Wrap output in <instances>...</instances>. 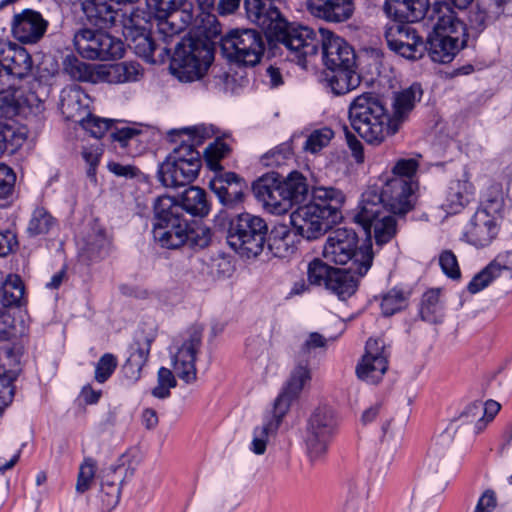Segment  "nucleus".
I'll return each instance as SVG.
<instances>
[{
  "label": "nucleus",
  "instance_id": "f257e3e1",
  "mask_svg": "<svg viewBox=\"0 0 512 512\" xmlns=\"http://www.w3.org/2000/svg\"><path fill=\"white\" fill-rule=\"evenodd\" d=\"M122 17L123 35L130 49L148 63L164 62L171 58V73L181 82L201 79L214 60L213 43L207 39L183 38L176 43L172 54L169 45L178 34L165 39L158 32L164 44L160 48L151 33V29L156 26L153 17L148 20L143 10L134 8L122 13Z\"/></svg>",
  "mask_w": 512,
  "mask_h": 512
},
{
  "label": "nucleus",
  "instance_id": "f03ea898",
  "mask_svg": "<svg viewBox=\"0 0 512 512\" xmlns=\"http://www.w3.org/2000/svg\"><path fill=\"white\" fill-rule=\"evenodd\" d=\"M152 237L163 249L187 247L201 250L210 245L212 231L208 226L188 219L174 197L162 195L153 205Z\"/></svg>",
  "mask_w": 512,
  "mask_h": 512
},
{
  "label": "nucleus",
  "instance_id": "7ed1b4c3",
  "mask_svg": "<svg viewBox=\"0 0 512 512\" xmlns=\"http://www.w3.org/2000/svg\"><path fill=\"white\" fill-rule=\"evenodd\" d=\"M345 201L343 192L334 187H314L312 200L299 206L290 215V222L298 237L314 240L322 236L341 218Z\"/></svg>",
  "mask_w": 512,
  "mask_h": 512
},
{
  "label": "nucleus",
  "instance_id": "20e7f679",
  "mask_svg": "<svg viewBox=\"0 0 512 512\" xmlns=\"http://www.w3.org/2000/svg\"><path fill=\"white\" fill-rule=\"evenodd\" d=\"M348 115L353 130L369 145L378 146L398 131L383 101L372 93L355 97Z\"/></svg>",
  "mask_w": 512,
  "mask_h": 512
},
{
  "label": "nucleus",
  "instance_id": "39448f33",
  "mask_svg": "<svg viewBox=\"0 0 512 512\" xmlns=\"http://www.w3.org/2000/svg\"><path fill=\"white\" fill-rule=\"evenodd\" d=\"M261 29L267 33L268 39L282 44L292 60L304 66L308 58L317 55L322 31L326 28L315 30L300 23H291L280 14L277 19L272 20L271 25Z\"/></svg>",
  "mask_w": 512,
  "mask_h": 512
},
{
  "label": "nucleus",
  "instance_id": "423d86ee",
  "mask_svg": "<svg viewBox=\"0 0 512 512\" xmlns=\"http://www.w3.org/2000/svg\"><path fill=\"white\" fill-rule=\"evenodd\" d=\"M357 243L358 237L354 230L335 229L324 245L323 255L335 264L345 265L350 262L351 270L359 276H364L372 266V244L370 239L359 247Z\"/></svg>",
  "mask_w": 512,
  "mask_h": 512
},
{
  "label": "nucleus",
  "instance_id": "0eeeda50",
  "mask_svg": "<svg viewBox=\"0 0 512 512\" xmlns=\"http://www.w3.org/2000/svg\"><path fill=\"white\" fill-rule=\"evenodd\" d=\"M416 190L401 178L387 179L382 186H369L361 196L362 213L367 217L383 209L392 214L404 215L414 206Z\"/></svg>",
  "mask_w": 512,
  "mask_h": 512
},
{
  "label": "nucleus",
  "instance_id": "6e6552de",
  "mask_svg": "<svg viewBox=\"0 0 512 512\" xmlns=\"http://www.w3.org/2000/svg\"><path fill=\"white\" fill-rule=\"evenodd\" d=\"M267 234L268 226L263 218L241 213L231 219L226 238L228 245L237 254L249 259L261 254Z\"/></svg>",
  "mask_w": 512,
  "mask_h": 512
},
{
  "label": "nucleus",
  "instance_id": "1a4fd4ad",
  "mask_svg": "<svg viewBox=\"0 0 512 512\" xmlns=\"http://www.w3.org/2000/svg\"><path fill=\"white\" fill-rule=\"evenodd\" d=\"M266 38L255 29L231 30L221 38V51L230 63L254 67L264 55Z\"/></svg>",
  "mask_w": 512,
  "mask_h": 512
},
{
  "label": "nucleus",
  "instance_id": "9d476101",
  "mask_svg": "<svg viewBox=\"0 0 512 512\" xmlns=\"http://www.w3.org/2000/svg\"><path fill=\"white\" fill-rule=\"evenodd\" d=\"M339 424L337 413L329 406H319L310 414L305 426L304 443L311 461H317L327 453L338 433Z\"/></svg>",
  "mask_w": 512,
  "mask_h": 512
},
{
  "label": "nucleus",
  "instance_id": "9b49d317",
  "mask_svg": "<svg viewBox=\"0 0 512 512\" xmlns=\"http://www.w3.org/2000/svg\"><path fill=\"white\" fill-rule=\"evenodd\" d=\"M146 4L165 39L180 34L195 17L193 3L189 0H146Z\"/></svg>",
  "mask_w": 512,
  "mask_h": 512
},
{
  "label": "nucleus",
  "instance_id": "f8f14e48",
  "mask_svg": "<svg viewBox=\"0 0 512 512\" xmlns=\"http://www.w3.org/2000/svg\"><path fill=\"white\" fill-rule=\"evenodd\" d=\"M75 50L86 59L114 60L124 53L123 42L103 31L88 28L78 30L73 37Z\"/></svg>",
  "mask_w": 512,
  "mask_h": 512
},
{
  "label": "nucleus",
  "instance_id": "ddd939ff",
  "mask_svg": "<svg viewBox=\"0 0 512 512\" xmlns=\"http://www.w3.org/2000/svg\"><path fill=\"white\" fill-rule=\"evenodd\" d=\"M202 338L203 327L193 325L183 333L181 343L175 345L176 351L172 355L173 370L187 384L193 383L197 378L195 362L202 347Z\"/></svg>",
  "mask_w": 512,
  "mask_h": 512
},
{
  "label": "nucleus",
  "instance_id": "4468645a",
  "mask_svg": "<svg viewBox=\"0 0 512 512\" xmlns=\"http://www.w3.org/2000/svg\"><path fill=\"white\" fill-rule=\"evenodd\" d=\"M384 37L391 51L408 60H418L425 53L423 38L407 22L386 25Z\"/></svg>",
  "mask_w": 512,
  "mask_h": 512
},
{
  "label": "nucleus",
  "instance_id": "2eb2a0df",
  "mask_svg": "<svg viewBox=\"0 0 512 512\" xmlns=\"http://www.w3.org/2000/svg\"><path fill=\"white\" fill-rule=\"evenodd\" d=\"M201 165L202 160H198L196 154L189 160L181 159L179 156H167L159 166L158 179L165 187L185 186L196 179Z\"/></svg>",
  "mask_w": 512,
  "mask_h": 512
},
{
  "label": "nucleus",
  "instance_id": "dca6fc26",
  "mask_svg": "<svg viewBox=\"0 0 512 512\" xmlns=\"http://www.w3.org/2000/svg\"><path fill=\"white\" fill-rule=\"evenodd\" d=\"M512 279V249L501 251L467 285L470 294H477L500 280Z\"/></svg>",
  "mask_w": 512,
  "mask_h": 512
},
{
  "label": "nucleus",
  "instance_id": "f3484780",
  "mask_svg": "<svg viewBox=\"0 0 512 512\" xmlns=\"http://www.w3.org/2000/svg\"><path fill=\"white\" fill-rule=\"evenodd\" d=\"M252 189L269 212L282 215L289 211V201L286 200L279 174L263 175L253 183Z\"/></svg>",
  "mask_w": 512,
  "mask_h": 512
},
{
  "label": "nucleus",
  "instance_id": "a211bd4d",
  "mask_svg": "<svg viewBox=\"0 0 512 512\" xmlns=\"http://www.w3.org/2000/svg\"><path fill=\"white\" fill-rule=\"evenodd\" d=\"M425 17L427 24L432 28L430 33L468 40L466 24L452 10L449 3H435L428 9Z\"/></svg>",
  "mask_w": 512,
  "mask_h": 512
},
{
  "label": "nucleus",
  "instance_id": "6ab92c4d",
  "mask_svg": "<svg viewBox=\"0 0 512 512\" xmlns=\"http://www.w3.org/2000/svg\"><path fill=\"white\" fill-rule=\"evenodd\" d=\"M212 135V129L204 125L173 129L168 132L167 137L170 142L178 145L168 156H179L181 159L189 160L192 155L196 154L197 159L201 160L196 147L202 145Z\"/></svg>",
  "mask_w": 512,
  "mask_h": 512
},
{
  "label": "nucleus",
  "instance_id": "aec40b11",
  "mask_svg": "<svg viewBox=\"0 0 512 512\" xmlns=\"http://www.w3.org/2000/svg\"><path fill=\"white\" fill-rule=\"evenodd\" d=\"M365 355L356 367L357 376L368 383H377L388 368V353L382 339H368Z\"/></svg>",
  "mask_w": 512,
  "mask_h": 512
},
{
  "label": "nucleus",
  "instance_id": "412c9836",
  "mask_svg": "<svg viewBox=\"0 0 512 512\" xmlns=\"http://www.w3.org/2000/svg\"><path fill=\"white\" fill-rule=\"evenodd\" d=\"M362 212V200H360L354 220L362 226L369 238L373 235L377 245L382 246L395 236L397 223L394 216L389 212L381 209L375 214L367 215V217Z\"/></svg>",
  "mask_w": 512,
  "mask_h": 512
},
{
  "label": "nucleus",
  "instance_id": "4be33fe9",
  "mask_svg": "<svg viewBox=\"0 0 512 512\" xmlns=\"http://www.w3.org/2000/svg\"><path fill=\"white\" fill-rule=\"evenodd\" d=\"M501 223L483 212H475L465 225L462 240L475 248L488 247L498 236Z\"/></svg>",
  "mask_w": 512,
  "mask_h": 512
},
{
  "label": "nucleus",
  "instance_id": "5701e85b",
  "mask_svg": "<svg viewBox=\"0 0 512 512\" xmlns=\"http://www.w3.org/2000/svg\"><path fill=\"white\" fill-rule=\"evenodd\" d=\"M320 49L327 68H335L341 65L347 67L354 65L356 62V55L352 46L327 28L322 31Z\"/></svg>",
  "mask_w": 512,
  "mask_h": 512
},
{
  "label": "nucleus",
  "instance_id": "b1692460",
  "mask_svg": "<svg viewBox=\"0 0 512 512\" xmlns=\"http://www.w3.org/2000/svg\"><path fill=\"white\" fill-rule=\"evenodd\" d=\"M305 4L314 18L332 24L349 21L356 9L354 0H306Z\"/></svg>",
  "mask_w": 512,
  "mask_h": 512
},
{
  "label": "nucleus",
  "instance_id": "393cba45",
  "mask_svg": "<svg viewBox=\"0 0 512 512\" xmlns=\"http://www.w3.org/2000/svg\"><path fill=\"white\" fill-rule=\"evenodd\" d=\"M48 21L41 13L33 9H24L13 17L11 31L21 43L32 44L39 41L45 34Z\"/></svg>",
  "mask_w": 512,
  "mask_h": 512
},
{
  "label": "nucleus",
  "instance_id": "a878e982",
  "mask_svg": "<svg viewBox=\"0 0 512 512\" xmlns=\"http://www.w3.org/2000/svg\"><path fill=\"white\" fill-rule=\"evenodd\" d=\"M0 411L7 407L13 400L15 387L13 382L16 380L19 369V353L14 347H0Z\"/></svg>",
  "mask_w": 512,
  "mask_h": 512
},
{
  "label": "nucleus",
  "instance_id": "bb28decb",
  "mask_svg": "<svg viewBox=\"0 0 512 512\" xmlns=\"http://www.w3.org/2000/svg\"><path fill=\"white\" fill-rule=\"evenodd\" d=\"M245 182L234 172H220L210 181V188L219 202L228 208L241 203L244 197Z\"/></svg>",
  "mask_w": 512,
  "mask_h": 512
},
{
  "label": "nucleus",
  "instance_id": "cd10ccee",
  "mask_svg": "<svg viewBox=\"0 0 512 512\" xmlns=\"http://www.w3.org/2000/svg\"><path fill=\"white\" fill-rule=\"evenodd\" d=\"M425 52L435 63L447 64L467 45V39L429 33Z\"/></svg>",
  "mask_w": 512,
  "mask_h": 512
},
{
  "label": "nucleus",
  "instance_id": "c85d7f7f",
  "mask_svg": "<svg viewBox=\"0 0 512 512\" xmlns=\"http://www.w3.org/2000/svg\"><path fill=\"white\" fill-rule=\"evenodd\" d=\"M311 379L308 363H299L292 371L286 386L274 401L273 408L280 414L285 415L294 399H296L303 387Z\"/></svg>",
  "mask_w": 512,
  "mask_h": 512
},
{
  "label": "nucleus",
  "instance_id": "c756f323",
  "mask_svg": "<svg viewBox=\"0 0 512 512\" xmlns=\"http://www.w3.org/2000/svg\"><path fill=\"white\" fill-rule=\"evenodd\" d=\"M429 9L428 0H385V14L398 22L413 23L425 18Z\"/></svg>",
  "mask_w": 512,
  "mask_h": 512
},
{
  "label": "nucleus",
  "instance_id": "7c9ffc66",
  "mask_svg": "<svg viewBox=\"0 0 512 512\" xmlns=\"http://www.w3.org/2000/svg\"><path fill=\"white\" fill-rule=\"evenodd\" d=\"M90 102V97L77 85L65 88L61 92L60 108L68 120L80 123L90 113Z\"/></svg>",
  "mask_w": 512,
  "mask_h": 512
},
{
  "label": "nucleus",
  "instance_id": "2f4dec72",
  "mask_svg": "<svg viewBox=\"0 0 512 512\" xmlns=\"http://www.w3.org/2000/svg\"><path fill=\"white\" fill-rule=\"evenodd\" d=\"M0 58L6 75L22 79L32 70V58L26 49L15 45H1Z\"/></svg>",
  "mask_w": 512,
  "mask_h": 512
},
{
  "label": "nucleus",
  "instance_id": "473e14b6",
  "mask_svg": "<svg viewBox=\"0 0 512 512\" xmlns=\"http://www.w3.org/2000/svg\"><path fill=\"white\" fill-rule=\"evenodd\" d=\"M118 6L114 0H85L82 10L91 25L104 29L115 23L120 12Z\"/></svg>",
  "mask_w": 512,
  "mask_h": 512
},
{
  "label": "nucleus",
  "instance_id": "72a5a7b5",
  "mask_svg": "<svg viewBox=\"0 0 512 512\" xmlns=\"http://www.w3.org/2000/svg\"><path fill=\"white\" fill-rule=\"evenodd\" d=\"M153 337L141 334L137 336L129 347V356L123 365L126 378L136 381L141 376L142 368L147 363Z\"/></svg>",
  "mask_w": 512,
  "mask_h": 512
},
{
  "label": "nucleus",
  "instance_id": "f704fd0d",
  "mask_svg": "<svg viewBox=\"0 0 512 512\" xmlns=\"http://www.w3.org/2000/svg\"><path fill=\"white\" fill-rule=\"evenodd\" d=\"M298 241L296 232L283 224L275 226L266 237L268 250L277 258H288L293 255L297 250Z\"/></svg>",
  "mask_w": 512,
  "mask_h": 512
},
{
  "label": "nucleus",
  "instance_id": "c9c22d12",
  "mask_svg": "<svg viewBox=\"0 0 512 512\" xmlns=\"http://www.w3.org/2000/svg\"><path fill=\"white\" fill-rule=\"evenodd\" d=\"M123 469L122 463H116L102 471L101 489L103 493L102 501L107 510L114 509L121 497V486L124 478H121Z\"/></svg>",
  "mask_w": 512,
  "mask_h": 512
},
{
  "label": "nucleus",
  "instance_id": "e433bc0d",
  "mask_svg": "<svg viewBox=\"0 0 512 512\" xmlns=\"http://www.w3.org/2000/svg\"><path fill=\"white\" fill-rule=\"evenodd\" d=\"M330 72L326 75L329 87L335 95H343L357 88L361 82L356 72V63L350 66L341 65L335 68H327Z\"/></svg>",
  "mask_w": 512,
  "mask_h": 512
},
{
  "label": "nucleus",
  "instance_id": "4c0bfd02",
  "mask_svg": "<svg viewBox=\"0 0 512 512\" xmlns=\"http://www.w3.org/2000/svg\"><path fill=\"white\" fill-rule=\"evenodd\" d=\"M475 188L465 173L463 179L452 180L446 194V207L452 213H458L474 198Z\"/></svg>",
  "mask_w": 512,
  "mask_h": 512
},
{
  "label": "nucleus",
  "instance_id": "58836bf2",
  "mask_svg": "<svg viewBox=\"0 0 512 512\" xmlns=\"http://www.w3.org/2000/svg\"><path fill=\"white\" fill-rule=\"evenodd\" d=\"M360 277L355 271L351 270V266L347 270L334 268L330 277H328L325 288L337 295L340 300H345L357 290Z\"/></svg>",
  "mask_w": 512,
  "mask_h": 512
},
{
  "label": "nucleus",
  "instance_id": "ea45409f",
  "mask_svg": "<svg viewBox=\"0 0 512 512\" xmlns=\"http://www.w3.org/2000/svg\"><path fill=\"white\" fill-rule=\"evenodd\" d=\"M109 247L110 241L105 231L95 225L82 238L80 252L87 260L98 261L108 254Z\"/></svg>",
  "mask_w": 512,
  "mask_h": 512
},
{
  "label": "nucleus",
  "instance_id": "a19ab883",
  "mask_svg": "<svg viewBox=\"0 0 512 512\" xmlns=\"http://www.w3.org/2000/svg\"><path fill=\"white\" fill-rule=\"evenodd\" d=\"M174 198L185 215L187 213L194 217H204L209 213L210 207L206 192L202 188L191 186L185 189L179 197Z\"/></svg>",
  "mask_w": 512,
  "mask_h": 512
},
{
  "label": "nucleus",
  "instance_id": "79ce46f5",
  "mask_svg": "<svg viewBox=\"0 0 512 512\" xmlns=\"http://www.w3.org/2000/svg\"><path fill=\"white\" fill-rule=\"evenodd\" d=\"M63 66L65 73L76 81L94 84L103 82L101 68L104 65L88 64L71 55L65 58Z\"/></svg>",
  "mask_w": 512,
  "mask_h": 512
},
{
  "label": "nucleus",
  "instance_id": "37998d69",
  "mask_svg": "<svg viewBox=\"0 0 512 512\" xmlns=\"http://www.w3.org/2000/svg\"><path fill=\"white\" fill-rule=\"evenodd\" d=\"M103 82L121 84L139 81L143 77V69L136 62H120L101 68Z\"/></svg>",
  "mask_w": 512,
  "mask_h": 512
},
{
  "label": "nucleus",
  "instance_id": "c03bdc74",
  "mask_svg": "<svg viewBox=\"0 0 512 512\" xmlns=\"http://www.w3.org/2000/svg\"><path fill=\"white\" fill-rule=\"evenodd\" d=\"M247 18L260 28L271 25L281 14L273 0H244Z\"/></svg>",
  "mask_w": 512,
  "mask_h": 512
},
{
  "label": "nucleus",
  "instance_id": "a18cd8bd",
  "mask_svg": "<svg viewBox=\"0 0 512 512\" xmlns=\"http://www.w3.org/2000/svg\"><path fill=\"white\" fill-rule=\"evenodd\" d=\"M284 416L280 415L274 408L270 415L265 416L263 424L253 431L252 452L257 455L264 454L269 437L276 434Z\"/></svg>",
  "mask_w": 512,
  "mask_h": 512
},
{
  "label": "nucleus",
  "instance_id": "49530a36",
  "mask_svg": "<svg viewBox=\"0 0 512 512\" xmlns=\"http://www.w3.org/2000/svg\"><path fill=\"white\" fill-rule=\"evenodd\" d=\"M24 293V284L18 275L9 274L4 279L1 272L0 303L4 308L21 306Z\"/></svg>",
  "mask_w": 512,
  "mask_h": 512
},
{
  "label": "nucleus",
  "instance_id": "de8ad7c7",
  "mask_svg": "<svg viewBox=\"0 0 512 512\" xmlns=\"http://www.w3.org/2000/svg\"><path fill=\"white\" fill-rule=\"evenodd\" d=\"M421 95V89L416 85H412L396 93L393 102L394 113L393 117H391L393 123L397 124L399 127V124L404 121L414 108L416 101L420 100Z\"/></svg>",
  "mask_w": 512,
  "mask_h": 512
},
{
  "label": "nucleus",
  "instance_id": "09e8293b",
  "mask_svg": "<svg viewBox=\"0 0 512 512\" xmlns=\"http://www.w3.org/2000/svg\"><path fill=\"white\" fill-rule=\"evenodd\" d=\"M504 208L505 201L501 187L492 185L483 195L480 206L475 212H483L490 219L501 223L504 217Z\"/></svg>",
  "mask_w": 512,
  "mask_h": 512
},
{
  "label": "nucleus",
  "instance_id": "8fccbe9b",
  "mask_svg": "<svg viewBox=\"0 0 512 512\" xmlns=\"http://www.w3.org/2000/svg\"><path fill=\"white\" fill-rule=\"evenodd\" d=\"M286 200L289 201V210L295 204H300L306 200L309 187L306 178L298 171H292L288 176L281 180Z\"/></svg>",
  "mask_w": 512,
  "mask_h": 512
},
{
  "label": "nucleus",
  "instance_id": "3c124183",
  "mask_svg": "<svg viewBox=\"0 0 512 512\" xmlns=\"http://www.w3.org/2000/svg\"><path fill=\"white\" fill-rule=\"evenodd\" d=\"M410 291L395 286L382 295L380 308L383 316H392L408 306Z\"/></svg>",
  "mask_w": 512,
  "mask_h": 512
},
{
  "label": "nucleus",
  "instance_id": "603ef678",
  "mask_svg": "<svg viewBox=\"0 0 512 512\" xmlns=\"http://www.w3.org/2000/svg\"><path fill=\"white\" fill-rule=\"evenodd\" d=\"M25 139V135L19 132L15 127L0 123V158L5 153H14L22 146Z\"/></svg>",
  "mask_w": 512,
  "mask_h": 512
},
{
  "label": "nucleus",
  "instance_id": "864d4df0",
  "mask_svg": "<svg viewBox=\"0 0 512 512\" xmlns=\"http://www.w3.org/2000/svg\"><path fill=\"white\" fill-rule=\"evenodd\" d=\"M439 290H429L422 296L420 315L427 322L435 323L441 317Z\"/></svg>",
  "mask_w": 512,
  "mask_h": 512
},
{
  "label": "nucleus",
  "instance_id": "5fc2aeb1",
  "mask_svg": "<svg viewBox=\"0 0 512 512\" xmlns=\"http://www.w3.org/2000/svg\"><path fill=\"white\" fill-rule=\"evenodd\" d=\"M55 219L44 208L39 207L33 211L32 217L27 227V233L30 236L46 234L54 226Z\"/></svg>",
  "mask_w": 512,
  "mask_h": 512
},
{
  "label": "nucleus",
  "instance_id": "6e6d98bb",
  "mask_svg": "<svg viewBox=\"0 0 512 512\" xmlns=\"http://www.w3.org/2000/svg\"><path fill=\"white\" fill-rule=\"evenodd\" d=\"M418 166V161L414 158L399 159L392 168V178H401L412 188L418 189V182L415 180Z\"/></svg>",
  "mask_w": 512,
  "mask_h": 512
},
{
  "label": "nucleus",
  "instance_id": "4d7b16f0",
  "mask_svg": "<svg viewBox=\"0 0 512 512\" xmlns=\"http://www.w3.org/2000/svg\"><path fill=\"white\" fill-rule=\"evenodd\" d=\"M333 137L334 132L328 127L316 129L308 135L303 145V149L306 152L315 154L322 150L324 147L328 146Z\"/></svg>",
  "mask_w": 512,
  "mask_h": 512
},
{
  "label": "nucleus",
  "instance_id": "13d9d810",
  "mask_svg": "<svg viewBox=\"0 0 512 512\" xmlns=\"http://www.w3.org/2000/svg\"><path fill=\"white\" fill-rule=\"evenodd\" d=\"M332 270L334 268L324 263L321 259H313L307 267L309 285H324L326 287V282H328V277H330Z\"/></svg>",
  "mask_w": 512,
  "mask_h": 512
},
{
  "label": "nucleus",
  "instance_id": "bf43d9fd",
  "mask_svg": "<svg viewBox=\"0 0 512 512\" xmlns=\"http://www.w3.org/2000/svg\"><path fill=\"white\" fill-rule=\"evenodd\" d=\"M292 156V144L290 142H284L264 154L262 162L266 166H281L285 164L288 159L292 158Z\"/></svg>",
  "mask_w": 512,
  "mask_h": 512
},
{
  "label": "nucleus",
  "instance_id": "052dcab7",
  "mask_svg": "<svg viewBox=\"0 0 512 512\" xmlns=\"http://www.w3.org/2000/svg\"><path fill=\"white\" fill-rule=\"evenodd\" d=\"M229 151V146L222 141H215L211 143L204 152L205 161L207 166L214 171L222 169L220 160L225 157Z\"/></svg>",
  "mask_w": 512,
  "mask_h": 512
},
{
  "label": "nucleus",
  "instance_id": "680f3d73",
  "mask_svg": "<svg viewBox=\"0 0 512 512\" xmlns=\"http://www.w3.org/2000/svg\"><path fill=\"white\" fill-rule=\"evenodd\" d=\"M481 413L482 403L473 402L469 404L460 414L458 421H460L462 424L475 422L474 431L475 433H479L486 427V421L484 417H480Z\"/></svg>",
  "mask_w": 512,
  "mask_h": 512
},
{
  "label": "nucleus",
  "instance_id": "e2e57ef3",
  "mask_svg": "<svg viewBox=\"0 0 512 512\" xmlns=\"http://www.w3.org/2000/svg\"><path fill=\"white\" fill-rule=\"evenodd\" d=\"M117 358L111 353L103 354L95 366V380L98 383L106 382L117 367Z\"/></svg>",
  "mask_w": 512,
  "mask_h": 512
},
{
  "label": "nucleus",
  "instance_id": "0e129e2a",
  "mask_svg": "<svg viewBox=\"0 0 512 512\" xmlns=\"http://www.w3.org/2000/svg\"><path fill=\"white\" fill-rule=\"evenodd\" d=\"M80 124L87 132L90 133L92 137L100 139L108 131L111 121L108 119L99 118L89 113L86 117H84Z\"/></svg>",
  "mask_w": 512,
  "mask_h": 512
},
{
  "label": "nucleus",
  "instance_id": "69168bd1",
  "mask_svg": "<svg viewBox=\"0 0 512 512\" xmlns=\"http://www.w3.org/2000/svg\"><path fill=\"white\" fill-rule=\"evenodd\" d=\"M439 265L442 272L452 280L461 278V271L458 264V259L453 251L443 250L439 254Z\"/></svg>",
  "mask_w": 512,
  "mask_h": 512
},
{
  "label": "nucleus",
  "instance_id": "338daca9",
  "mask_svg": "<svg viewBox=\"0 0 512 512\" xmlns=\"http://www.w3.org/2000/svg\"><path fill=\"white\" fill-rule=\"evenodd\" d=\"M95 476V462L92 459H86L79 468L75 490L79 494L89 490Z\"/></svg>",
  "mask_w": 512,
  "mask_h": 512
},
{
  "label": "nucleus",
  "instance_id": "774afa93",
  "mask_svg": "<svg viewBox=\"0 0 512 512\" xmlns=\"http://www.w3.org/2000/svg\"><path fill=\"white\" fill-rule=\"evenodd\" d=\"M327 345V339L318 332H311L304 343L301 345L299 350V356L307 362L311 354L319 348H325Z\"/></svg>",
  "mask_w": 512,
  "mask_h": 512
}]
</instances>
